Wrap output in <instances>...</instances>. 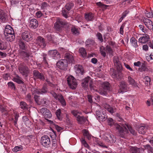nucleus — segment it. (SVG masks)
Segmentation results:
<instances>
[{"label":"nucleus","instance_id":"f257e3e1","mask_svg":"<svg viewBox=\"0 0 153 153\" xmlns=\"http://www.w3.org/2000/svg\"><path fill=\"white\" fill-rule=\"evenodd\" d=\"M113 61L117 70L113 71L111 74V76L114 79L119 80L123 77V74L121 71L122 69V66L117 57H114Z\"/></svg>","mask_w":153,"mask_h":153},{"label":"nucleus","instance_id":"f03ea898","mask_svg":"<svg viewBox=\"0 0 153 153\" xmlns=\"http://www.w3.org/2000/svg\"><path fill=\"white\" fill-rule=\"evenodd\" d=\"M108 124L111 126L114 125V127L117 130L118 134L120 137L124 138L125 133L126 132V131L123 130V128L118 124L115 123L113 120L111 118H109L107 120Z\"/></svg>","mask_w":153,"mask_h":153},{"label":"nucleus","instance_id":"7ed1b4c3","mask_svg":"<svg viewBox=\"0 0 153 153\" xmlns=\"http://www.w3.org/2000/svg\"><path fill=\"white\" fill-rule=\"evenodd\" d=\"M68 26V24L65 20L61 19H57L54 24V28L56 31L58 32L62 31L65 26Z\"/></svg>","mask_w":153,"mask_h":153},{"label":"nucleus","instance_id":"20e7f679","mask_svg":"<svg viewBox=\"0 0 153 153\" xmlns=\"http://www.w3.org/2000/svg\"><path fill=\"white\" fill-rule=\"evenodd\" d=\"M19 72L22 75L27 76L29 72V69L28 67L23 62H21L18 65Z\"/></svg>","mask_w":153,"mask_h":153},{"label":"nucleus","instance_id":"39448f33","mask_svg":"<svg viewBox=\"0 0 153 153\" xmlns=\"http://www.w3.org/2000/svg\"><path fill=\"white\" fill-rule=\"evenodd\" d=\"M67 81L69 87L72 89H75L77 84L75 78L72 76H68L67 78Z\"/></svg>","mask_w":153,"mask_h":153},{"label":"nucleus","instance_id":"423d86ee","mask_svg":"<svg viewBox=\"0 0 153 153\" xmlns=\"http://www.w3.org/2000/svg\"><path fill=\"white\" fill-rule=\"evenodd\" d=\"M88 83L89 84L91 90H95V87L93 85L91 78L89 76H87L83 80L82 83V85L85 88H87L88 87Z\"/></svg>","mask_w":153,"mask_h":153},{"label":"nucleus","instance_id":"0eeeda50","mask_svg":"<svg viewBox=\"0 0 153 153\" xmlns=\"http://www.w3.org/2000/svg\"><path fill=\"white\" fill-rule=\"evenodd\" d=\"M41 143L44 147L48 148L50 146L51 141L50 137L47 135L43 136L41 138Z\"/></svg>","mask_w":153,"mask_h":153},{"label":"nucleus","instance_id":"6e6552de","mask_svg":"<svg viewBox=\"0 0 153 153\" xmlns=\"http://www.w3.org/2000/svg\"><path fill=\"white\" fill-rule=\"evenodd\" d=\"M104 138L105 141L110 145L114 143L116 140V137L113 135L110 134L106 133Z\"/></svg>","mask_w":153,"mask_h":153},{"label":"nucleus","instance_id":"1a4fd4ad","mask_svg":"<svg viewBox=\"0 0 153 153\" xmlns=\"http://www.w3.org/2000/svg\"><path fill=\"white\" fill-rule=\"evenodd\" d=\"M34 98L35 102L39 105L41 104L47 105L49 104V101L46 98L41 99L39 96L36 95L34 96Z\"/></svg>","mask_w":153,"mask_h":153},{"label":"nucleus","instance_id":"9d476101","mask_svg":"<svg viewBox=\"0 0 153 153\" xmlns=\"http://www.w3.org/2000/svg\"><path fill=\"white\" fill-rule=\"evenodd\" d=\"M51 94L55 99L59 100L62 105H66L65 100L62 95H57L53 91H51Z\"/></svg>","mask_w":153,"mask_h":153},{"label":"nucleus","instance_id":"9b49d317","mask_svg":"<svg viewBox=\"0 0 153 153\" xmlns=\"http://www.w3.org/2000/svg\"><path fill=\"white\" fill-rule=\"evenodd\" d=\"M48 91V86L46 84L43 85L41 89H35L32 92L33 94H46Z\"/></svg>","mask_w":153,"mask_h":153},{"label":"nucleus","instance_id":"f8f14e48","mask_svg":"<svg viewBox=\"0 0 153 153\" xmlns=\"http://www.w3.org/2000/svg\"><path fill=\"white\" fill-rule=\"evenodd\" d=\"M33 78L34 80L39 79L43 81L45 78L43 74L39 72L37 70H34L33 72Z\"/></svg>","mask_w":153,"mask_h":153},{"label":"nucleus","instance_id":"ddd939ff","mask_svg":"<svg viewBox=\"0 0 153 153\" xmlns=\"http://www.w3.org/2000/svg\"><path fill=\"white\" fill-rule=\"evenodd\" d=\"M68 64L65 59H62L57 62V66L61 69L65 70L67 69Z\"/></svg>","mask_w":153,"mask_h":153},{"label":"nucleus","instance_id":"4468645a","mask_svg":"<svg viewBox=\"0 0 153 153\" xmlns=\"http://www.w3.org/2000/svg\"><path fill=\"white\" fill-rule=\"evenodd\" d=\"M36 44L42 48H44L46 46L45 39L41 36H38L36 39Z\"/></svg>","mask_w":153,"mask_h":153},{"label":"nucleus","instance_id":"2eb2a0df","mask_svg":"<svg viewBox=\"0 0 153 153\" xmlns=\"http://www.w3.org/2000/svg\"><path fill=\"white\" fill-rule=\"evenodd\" d=\"M48 54L55 59H57L60 57L59 53L56 50L49 51L48 52Z\"/></svg>","mask_w":153,"mask_h":153},{"label":"nucleus","instance_id":"dca6fc26","mask_svg":"<svg viewBox=\"0 0 153 153\" xmlns=\"http://www.w3.org/2000/svg\"><path fill=\"white\" fill-rule=\"evenodd\" d=\"M123 127L124 128L123 130L124 131H126V132L125 133V134H127L128 133V130L127 128L128 129L130 133L133 135H135L136 134V133L135 130L133 129L132 127L128 125L126 123H125V124H123L122 125Z\"/></svg>","mask_w":153,"mask_h":153},{"label":"nucleus","instance_id":"f3484780","mask_svg":"<svg viewBox=\"0 0 153 153\" xmlns=\"http://www.w3.org/2000/svg\"><path fill=\"white\" fill-rule=\"evenodd\" d=\"M40 112L44 116L45 118H50L52 117L50 111L47 108H43L40 110Z\"/></svg>","mask_w":153,"mask_h":153},{"label":"nucleus","instance_id":"a211bd4d","mask_svg":"<svg viewBox=\"0 0 153 153\" xmlns=\"http://www.w3.org/2000/svg\"><path fill=\"white\" fill-rule=\"evenodd\" d=\"M22 39L24 40L27 42L33 39L30 33L27 31L23 32L22 34Z\"/></svg>","mask_w":153,"mask_h":153},{"label":"nucleus","instance_id":"6ab92c4d","mask_svg":"<svg viewBox=\"0 0 153 153\" xmlns=\"http://www.w3.org/2000/svg\"><path fill=\"white\" fill-rule=\"evenodd\" d=\"M65 60L67 61L68 64L70 63H74L75 61L73 56L71 54L68 53H66L65 55Z\"/></svg>","mask_w":153,"mask_h":153},{"label":"nucleus","instance_id":"aec40b11","mask_svg":"<svg viewBox=\"0 0 153 153\" xmlns=\"http://www.w3.org/2000/svg\"><path fill=\"white\" fill-rule=\"evenodd\" d=\"M143 22L145 26L148 29H152L153 22L151 20L147 18H144L143 19Z\"/></svg>","mask_w":153,"mask_h":153},{"label":"nucleus","instance_id":"412c9836","mask_svg":"<svg viewBox=\"0 0 153 153\" xmlns=\"http://www.w3.org/2000/svg\"><path fill=\"white\" fill-rule=\"evenodd\" d=\"M14 34V32L13 29L10 25L7 26L4 31L5 36H7V35Z\"/></svg>","mask_w":153,"mask_h":153},{"label":"nucleus","instance_id":"4be33fe9","mask_svg":"<svg viewBox=\"0 0 153 153\" xmlns=\"http://www.w3.org/2000/svg\"><path fill=\"white\" fill-rule=\"evenodd\" d=\"M130 151L131 153H143L144 150L142 148L131 147L130 149Z\"/></svg>","mask_w":153,"mask_h":153},{"label":"nucleus","instance_id":"5701e85b","mask_svg":"<svg viewBox=\"0 0 153 153\" xmlns=\"http://www.w3.org/2000/svg\"><path fill=\"white\" fill-rule=\"evenodd\" d=\"M85 17L87 21H93L94 18V14L91 12L86 13L85 15Z\"/></svg>","mask_w":153,"mask_h":153},{"label":"nucleus","instance_id":"b1692460","mask_svg":"<svg viewBox=\"0 0 153 153\" xmlns=\"http://www.w3.org/2000/svg\"><path fill=\"white\" fill-rule=\"evenodd\" d=\"M75 71L79 75H82L84 73V70L81 65H76L75 67Z\"/></svg>","mask_w":153,"mask_h":153},{"label":"nucleus","instance_id":"393cba45","mask_svg":"<svg viewBox=\"0 0 153 153\" xmlns=\"http://www.w3.org/2000/svg\"><path fill=\"white\" fill-rule=\"evenodd\" d=\"M38 25V22L37 20L35 19H31L30 22L29 26L33 28H36Z\"/></svg>","mask_w":153,"mask_h":153},{"label":"nucleus","instance_id":"a878e982","mask_svg":"<svg viewBox=\"0 0 153 153\" xmlns=\"http://www.w3.org/2000/svg\"><path fill=\"white\" fill-rule=\"evenodd\" d=\"M149 36L147 34H145L139 39V42L141 43H145L149 41Z\"/></svg>","mask_w":153,"mask_h":153},{"label":"nucleus","instance_id":"bb28decb","mask_svg":"<svg viewBox=\"0 0 153 153\" xmlns=\"http://www.w3.org/2000/svg\"><path fill=\"white\" fill-rule=\"evenodd\" d=\"M127 84L124 81H122L120 83V89L121 91L120 92L123 93L127 90ZM120 92V91H119Z\"/></svg>","mask_w":153,"mask_h":153},{"label":"nucleus","instance_id":"cd10ccee","mask_svg":"<svg viewBox=\"0 0 153 153\" xmlns=\"http://www.w3.org/2000/svg\"><path fill=\"white\" fill-rule=\"evenodd\" d=\"M147 128V126L143 124L142 126L139 128L138 131L140 134H144L146 131Z\"/></svg>","mask_w":153,"mask_h":153},{"label":"nucleus","instance_id":"c85d7f7f","mask_svg":"<svg viewBox=\"0 0 153 153\" xmlns=\"http://www.w3.org/2000/svg\"><path fill=\"white\" fill-rule=\"evenodd\" d=\"M77 120L78 123L80 124H82L87 120V119L83 116H80L78 115L76 118Z\"/></svg>","mask_w":153,"mask_h":153},{"label":"nucleus","instance_id":"c756f323","mask_svg":"<svg viewBox=\"0 0 153 153\" xmlns=\"http://www.w3.org/2000/svg\"><path fill=\"white\" fill-rule=\"evenodd\" d=\"M14 81L19 84H23L24 82L22 80V78L19 75H17L15 77L13 78Z\"/></svg>","mask_w":153,"mask_h":153},{"label":"nucleus","instance_id":"7c9ffc66","mask_svg":"<svg viewBox=\"0 0 153 153\" xmlns=\"http://www.w3.org/2000/svg\"><path fill=\"white\" fill-rule=\"evenodd\" d=\"M5 37L7 41L10 42L14 41L15 38V34L7 35Z\"/></svg>","mask_w":153,"mask_h":153},{"label":"nucleus","instance_id":"2f4dec72","mask_svg":"<svg viewBox=\"0 0 153 153\" xmlns=\"http://www.w3.org/2000/svg\"><path fill=\"white\" fill-rule=\"evenodd\" d=\"M0 19L3 22H5L6 20V14L1 10H0Z\"/></svg>","mask_w":153,"mask_h":153},{"label":"nucleus","instance_id":"473e14b6","mask_svg":"<svg viewBox=\"0 0 153 153\" xmlns=\"http://www.w3.org/2000/svg\"><path fill=\"white\" fill-rule=\"evenodd\" d=\"M102 87L105 90L110 91V85L108 82H103L102 85Z\"/></svg>","mask_w":153,"mask_h":153},{"label":"nucleus","instance_id":"72a5a7b5","mask_svg":"<svg viewBox=\"0 0 153 153\" xmlns=\"http://www.w3.org/2000/svg\"><path fill=\"white\" fill-rule=\"evenodd\" d=\"M20 56L22 58H28L30 56V53L24 51H22L20 53Z\"/></svg>","mask_w":153,"mask_h":153},{"label":"nucleus","instance_id":"f704fd0d","mask_svg":"<svg viewBox=\"0 0 153 153\" xmlns=\"http://www.w3.org/2000/svg\"><path fill=\"white\" fill-rule=\"evenodd\" d=\"M20 48L22 50H25L27 48V45L22 40H20L19 42Z\"/></svg>","mask_w":153,"mask_h":153},{"label":"nucleus","instance_id":"c9c22d12","mask_svg":"<svg viewBox=\"0 0 153 153\" xmlns=\"http://www.w3.org/2000/svg\"><path fill=\"white\" fill-rule=\"evenodd\" d=\"M104 108L111 113H114L116 111L115 108L111 106H105Z\"/></svg>","mask_w":153,"mask_h":153},{"label":"nucleus","instance_id":"e433bc0d","mask_svg":"<svg viewBox=\"0 0 153 153\" xmlns=\"http://www.w3.org/2000/svg\"><path fill=\"white\" fill-rule=\"evenodd\" d=\"M130 42L134 48H136L137 47V41L135 38L131 37L130 39Z\"/></svg>","mask_w":153,"mask_h":153},{"label":"nucleus","instance_id":"4c0bfd02","mask_svg":"<svg viewBox=\"0 0 153 153\" xmlns=\"http://www.w3.org/2000/svg\"><path fill=\"white\" fill-rule=\"evenodd\" d=\"M105 51L108 54L110 55H112L113 53V51L111 47L108 45H107L105 47Z\"/></svg>","mask_w":153,"mask_h":153},{"label":"nucleus","instance_id":"58836bf2","mask_svg":"<svg viewBox=\"0 0 153 153\" xmlns=\"http://www.w3.org/2000/svg\"><path fill=\"white\" fill-rule=\"evenodd\" d=\"M94 41L92 39H88L86 40L85 44L87 47H90L94 45Z\"/></svg>","mask_w":153,"mask_h":153},{"label":"nucleus","instance_id":"ea45409f","mask_svg":"<svg viewBox=\"0 0 153 153\" xmlns=\"http://www.w3.org/2000/svg\"><path fill=\"white\" fill-rule=\"evenodd\" d=\"M107 116L105 114L102 113L100 115L98 116L97 118L101 121H104L105 120Z\"/></svg>","mask_w":153,"mask_h":153},{"label":"nucleus","instance_id":"a19ab883","mask_svg":"<svg viewBox=\"0 0 153 153\" xmlns=\"http://www.w3.org/2000/svg\"><path fill=\"white\" fill-rule=\"evenodd\" d=\"M128 81L129 84L133 86H135L136 85V82L135 80L130 76L128 77Z\"/></svg>","mask_w":153,"mask_h":153},{"label":"nucleus","instance_id":"79ce46f5","mask_svg":"<svg viewBox=\"0 0 153 153\" xmlns=\"http://www.w3.org/2000/svg\"><path fill=\"white\" fill-rule=\"evenodd\" d=\"M100 51L101 55L104 57H105L106 56L105 48L102 46L100 48Z\"/></svg>","mask_w":153,"mask_h":153},{"label":"nucleus","instance_id":"37998d69","mask_svg":"<svg viewBox=\"0 0 153 153\" xmlns=\"http://www.w3.org/2000/svg\"><path fill=\"white\" fill-rule=\"evenodd\" d=\"M61 111L60 109H58L56 110V114L57 119L59 120H61L62 118L61 115Z\"/></svg>","mask_w":153,"mask_h":153},{"label":"nucleus","instance_id":"c03bdc74","mask_svg":"<svg viewBox=\"0 0 153 153\" xmlns=\"http://www.w3.org/2000/svg\"><path fill=\"white\" fill-rule=\"evenodd\" d=\"M69 10L65 8H63L62 10V15L65 18L68 17V14L69 13Z\"/></svg>","mask_w":153,"mask_h":153},{"label":"nucleus","instance_id":"a18cd8bd","mask_svg":"<svg viewBox=\"0 0 153 153\" xmlns=\"http://www.w3.org/2000/svg\"><path fill=\"white\" fill-rule=\"evenodd\" d=\"M7 47L6 43L2 42L0 40V50H5L7 49Z\"/></svg>","mask_w":153,"mask_h":153},{"label":"nucleus","instance_id":"49530a36","mask_svg":"<svg viewBox=\"0 0 153 153\" xmlns=\"http://www.w3.org/2000/svg\"><path fill=\"white\" fill-rule=\"evenodd\" d=\"M79 52L81 54L82 56L83 57H85L87 55V53L85 49L83 48H79Z\"/></svg>","mask_w":153,"mask_h":153},{"label":"nucleus","instance_id":"de8ad7c7","mask_svg":"<svg viewBox=\"0 0 153 153\" xmlns=\"http://www.w3.org/2000/svg\"><path fill=\"white\" fill-rule=\"evenodd\" d=\"M74 6V4L72 2H69L66 4L65 8L68 10H70Z\"/></svg>","mask_w":153,"mask_h":153},{"label":"nucleus","instance_id":"09e8293b","mask_svg":"<svg viewBox=\"0 0 153 153\" xmlns=\"http://www.w3.org/2000/svg\"><path fill=\"white\" fill-rule=\"evenodd\" d=\"M144 82H145V84L147 85H149L151 82V79L149 76H146L144 78L143 80Z\"/></svg>","mask_w":153,"mask_h":153},{"label":"nucleus","instance_id":"8fccbe9b","mask_svg":"<svg viewBox=\"0 0 153 153\" xmlns=\"http://www.w3.org/2000/svg\"><path fill=\"white\" fill-rule=\"evenodd\" d=\"M96 4L97 6L102 9H106L107 7L108 6L107 5L102 4L101 2L96 3Z\"/></svg>","mask_w":153,"mask_h":153},{"label":"nucleus","instance_id":"3c124183","mask_svg":"<svg viewBox=\"0 0 153 153\" xmlns=\"http://www.w3.org/2000/svg\"><path fill=\"white\" fill-rule=\"evenodd\" d=\"M83 134L84 136L88 140L91 138V135L89 134L88 131L86 130L85 129L83 130Z\"/></svg>","mask_w":153,"mask_h":153},{"label":"nucleus","instance_id":"603ef678","mask_svg":"<svg viewBox=\"0 0 153 153\" xmlns=\"http://www.w3.org/2000/svg\"><path fill=\"white\" fill-rule=\"evenodd\" d=\"M72 32L75 34H78L79 33V30L78 28L74 26L71 29Z\"/></svg>","mask_w":153,"mask_h":153},{"label":"nucleus","instance_id":"864d4df0","mask_svg":"<svg viewBox=\"0 0 153 153\" xmlns=\"http://www.w3.org/2000/svg\"><path fill=\"white\" fill-rule=\"evenodd\" d=\"M22 146H16L12 150L13 152H16L22 150Z\"/></svg>","mask_w":153,"mask_h":153},{"label":"nucleus","instance_id":"5fc2aeb1","mask_svg":"<svg viewBox=\"0 0 153 153\" xmlns=\"http://www.w3.org/2000/svg\"><path fill=\"white\" fill-rule=\"evenodd\" d=\"M15 115V120L14 121V125L16 126H17V122L18 120V118L19 117V114L17 112H15L14 113Z\"/></svg>","mask_w":153,"mask_h":153},{"label":"nucleus","instance_id":"6e6d98bb","mask_svg":"<svg viewBox=\"0 0 153 153\" xmlns=\"http://www.w3.org/2000/svg\"><path fill=\"white\" fill-rule=\"evenodd\" d=\"M116 116L118 118L117 119L119 121H122L123 122L122 123H120L122 126V125L123 124H125V123H126V122H125L123 121V119L120 116V115L119 113H117L116 114Z\"/></svg>","mask_w":153,"mask_h":153},{"label":"nucleus","instance_id":"4d7b16f0","mask_svg":"<svg viewBox=\"0 0 153 153\" xmlns=\"http://www.w3.org/2000/svg\"><path fill=\"white\" fill-rule=\"evenodd\" d=\"M7 85L9 88L15 90V86L14 84L12 82H10L7 83Z\"/></svg>","mask_w":153,"mask_h":153},{"label":"nucleus","instance_id":"13d9d810","mask_svg":"<svg viewBox=\"0 0 153 153\" xmlns=\"http://www.w3.org/2000/svg\"><path fill=\"white\" fill-rule=\"evenodd\" d=\"M97 37L99 40H100L101 42H102L103 41V40L102 38V34L99 32L97 33Z\"/></svg>","mask_w":153,"mask_h":153},{"label":"nucleus","instance_id":"bf43d9fd","mask_svg":"<svg viewBox=\"0 0 153 153\" xmlns=\"http://www.w3.org/2000/svg\"><path fill=\"white\" fill-rule=\"evenodd\" d=\"M82 143L84 146L88 149H89L90 147L86 141L83 138H82L81 140Z\"/></svg>","mask_w":153,"mask_h":153},{"label":"nucleus","instance_id":"052dcab7","mask_svg":"<svg viewBox=\"0 0 153 153\" xmlns=\"http://www.w3.org/2000/svg\"><path fill=\"white\" fill-rule=\"evenodd\" d=\"M140 29L143 32L145 33L147 32V29L144 26L142 25H140L139 26Z\"/></svg>","mask_w":153,"mask_h":153},{"label":"nucleus","instance_id":"680f3d73","mask_svg":"<svg viewBox=\"0 0 153 153\" xmlns=\"http://www.w3.org/2000/svg\"><path fill=\"white\" fill-rule=\"evenodd\" d=\"M146 16L148 18H152L153 16L152 12H148L146 11Z\"/></svg>","mask_w":153,"mask_h":153},{"label":"nucleus","instance_id":"e2e57ef3","mask_svg":"<svg viewBox=\"0 0 153 153\" xmlns=\"http://www.w3.org/2000/svg\"><path fill=\"white\" fill-rule=\"evenodd\" d=\"M146 70V67L144 64H143L141 65V67L139 68L140 71L142 72L145 71Z\"/></svg>","mask_w":153,"mask_h":153},{"label":"nucleus","instance_id":"0e129e2a","mask_svg":"<svg viewBox=\"0 0 153 153\" xmlns=\"http://www.w3.org/2000/svg\"><path fill=\"white\" fill-rule=\"evenodd\" d=\"M145 149H147L149 151L151 152L152 153L153 152V148L149 145H146L145 146Z\"/></svg>","mask_w":153,"mask_h":153},{"label":"nucleus","instance_id":"69168bd1","mask_svg":"<svg viewBox=\"0 0 153 153\" xmlns=\"http://www.w3.org/2000/svg\"><path fill=\"white\" fill-rule=\"evenodd\" d=\"M71 113L76 118H77V116L79 115L78 114L79 113V112L76 110L72 111Z\"/></svg>","mask_w":153,"mask_h":153},{"label":"nucleus","instance_id":"338daca9","mask_svg":"<svg viewBox=\"0 0 153 153\" xmlns=\"http://www.w3.org/2000/svg\"><path fill=\"white\" fill-rule=\"evenodd\" d=\"M27 100L30 102H32V100L31 99V95L30 93H28L26 96Z\"/></svg>","mask_w":153,"mask_h":153},{"label":"nucleus","instance_id":"774afa93","mask_svg":"<svg viewBox=\"0 0 153 153\" xmlns=\"http://www.w3.org/2000/svg\"><path fill=\"white\" fill-rule=\"evenodd\" d=\"M125 26V24H123L121 26L120 28V33L122 35H123L124 32L123 29L124 27Z\"/></svg>","mask_w":153,"mask_h":153}]
</instances>
